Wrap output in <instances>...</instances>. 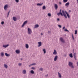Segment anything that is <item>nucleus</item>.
I'll use <instances>...</instances> for the list:
<instances>
[{"label":"nucleus","instance_id":"43","mask_svg":"<svg viewBox=\"0 0 78 78\" xmlns=\"http://www.w3.org/2000/svg\"><path fill=\"white\" fill-rule=\"evenodd\" d=\"M65 29V27H64L63 28V30H64Z\"/></svg>","mask_w":78,"mask_h":78},{"label":"nucleus","instance_id":"39","mask_svg":"<svg viewBox=\"0 0 78 78\" xmlns=\"http://www.w3.org/2000/svg\"><path fill=\"white\" fill-rule=\"evenodd\" d=\"M1 24H2V25H3V24H4V22L3 21H2L1 22Z\"/></svg>","mask_w":78,"mask_h":78},{"label":"nucleus","instance_id":"11","mask_svg":"<svg viewBox=\"0 0 78 78\" xmlns=\"http://www.w3.org/2000/svg\"><path fill=\"white\" fill-rule=\"evenodd\" d=\"M57 59H58V56L56 55L54 58V61H57Z\"/></svg>","mask_w":78,"mask_h":78},{"label":"nucleus","instance_id":"21","mask_svg":"<svg viewBox=\"0 0 78 78\" xmlns=\"http://www.w3.org/2000/svg\"><path fill=\"white\" fill-rule=\"evenodd\" d=\"M5 56H10V55L9 54H8V53H5Z\"/></svg>","mask_w":78,"mask_h":78},{"label":"nucleus","instance_id":"45","mask_svg":"<svg viewBox=\"0 0 78 78\" xmlns=\"http://www.w3.org/2000/svg\"><path fill=\"white\" fill-rule=\"evenodd\" d=\"M59 4H60V5H61V4H62V3H61V2H59Z\"/></svg>","mask_w":78,"mask_h":78},{"label":"nucleus","instance_id":"3","mask_svg":"<svg viewBox=\"0 0 78 78\" xmlns=\"http://www.w3.org/2000/svg\"><path fill=\"white\" fill-rule=\"evenodd\" d=\"M66 11L64 12V10H62V13H63V14L64 16L66 18V19H67V15H66Z\"/></svg>","mask_w":78,"mask_h":78},{"label":"nucleus","instance_id":"51","mask_svg":"<svg viewBox=\"0 0 78 78\" xmlns=\"http://www.w3.org/2000/svg\"><path fill=\"white\" fill-rule=\"evenodd\" d=\"M21 61H22V60H23V59L22 58H21Z\"/></svg>","mask_w":78,"mask_h":78},{"label":"nucleus","instance_id":"37","mask_svg":"<svg viewBox=\"0 0 78 78\" xmlns=\"http://www.w3.org/2000/svg\"><path fill=\"white\" fill-rule=\"evenodd\" d=\"M58 27H59V28H61V27H62L61 25H58Z\"/></svg>","mask_w":78,"mask_h":78},{"label":"nucleus","instance_id":"28","mask_svg":"<svg viewBox=\"0 0 78 78\" xmlns=\"http://www.w3.org/2000/svg\"><path fill=\"white\" fill-rule=\"evenodd\" d=\"M77 33H78V31H77V30H76L75 32V34H77Z\"/></svg>","mask_w":78,"mask_h":78},{"label":"nucleus","instance_id":"15","mask_svg":"<svg viewBox=\"0 0 78 78\" xmlns=\"http://www.w3.org/2000/svg\"><path fill=\"white\" fill-rule=\"evenodd\" d=\"M16 52L17 54H19V53H20V51L18 50H16Z\"/></svg>","mask_w":78,"mask_h":78},{"label":"nucleus","instance_id":"40","mask_svg":"<svg viewBox=\"0 0 78 78\" xmlns=\"http://www.w3.org/2000/svg\"><path fill=\"white\" fill-rule=\"evenodd\" d=\"M18 65L19 66H21V65H22V63H19Z\"/></svg>","mask_w":78,"mask_h":78},{"label":"nucleus","instance_id":"9","mask_svg":"<svg viewBox=\"0 0 78 78\" xmlns=\"http://www.w3.org/2000/svg\"><path fill=\"white\" fill-rule=\"evenodd\" d=\"M60 40L62 42H63V43H64V42H65L63 38H62L61 37L60 38Z\"/></svg>","mask_w":78,"mask_h":78},{"label":"nucleus","instance_id":"17","mask_svg":"<svg viewBox=\"0 0 78 78\" xmlns=\"http://www.w3.org/2000/svg\"><path fill=\"white\" fill-rule=\"evenodd\" d=\"M55 9H58V5H57V4H55Z\"/></svg>","mask_w":78,"mask_h":78},{"label":"nucleus","instance_id":"34","mask_svg":"<svg viewBox=\"0 0 78 78\" xmlns=\"http://www.w3.org/2000/svg\"><path fill=\"white\" fill-rule=\"evenodd\" d=\"M73 56L74 58H75L76 57V53H74L73 54Z\"/></svg>","mask_w":78,"mask_h":78},{"label":"nucleus","instance_id":"10","mask_svg":"<svg viewBox=\"0 0 78 78\" xmlns=\"http://www.w3.org/2000/svg\"><path fill=\"white\" fill-rule=\"evenodd\" d=\"M53 54L55 55H57V52L56 51V50L55 49L54 50V52H53Z\"/></svg>","mask_w":78,"mask_h":78},{"label":"nucleus","instance_id":"5","mask_svg":"<svg viewBox=\"0 0 78 78\" xmlns=\"http://www.w3.org/2000/svg\"><path fill=\"white\" fill-rule=\"evenodd\" d=\"M61 15L62 16H63V15L62 14V12H61V9H60V12H58V13H57V15L58 16H59Z\"/></svg>","mask_w":78,"mask_h":78},{"label":"nucleus","instance_id":"42","mask_svg":"<svg viewBox=\"0 0 78 78\" xmlns=\"http://www.w3.org/2000/svg\"><path fill=\"white\" fill-rule=\"evenodd\" d=\"M9 12H8V16H9Z\"/></svg>","mask_w":78,"mask_h":78},{"label":"nucleus","instance_id":"32","mask_svg":"<svg viewBox=\"0 0 78 78\" xmlns=\"http://www.w3.org/2000/svg\"><path fill=\"white\" fill-rule=\"evenodd\" d=\"M1 56H4V53H3V52H2L1 53Z\"/></svg>","mask_w":78,"mask_h":78},{"label":"nucleus","instance_id":"13","mask_svg":"<svg viewBox=\"0 0 78 78\" xmlns=\"http://www.w3.org/2000/svg\"><path fill=\"white\" fill-rule=\"evenodd\" d=\"M8 46H9V44H7L6 45H3V47L4 48H6V47H7Z\"/></svg>","mask_w":78,"mask_h":78},{"label":"nucleus","instance_id":"24","mask_svg":"<svg viewBox=\"0 0 78 78\" xmlns=\"http://www.w3.org/2000/svg\"><path fill=\"white\" fill-rule=\"evenodd\" d=\"M43 5V3H42L41 4H39V3H38L37 4V6H42Z\"/></svg>","mask_w":78,"mask_h":78},{"label":"nucleus","instance_id":"18","mask_svg":"<svg viewBox=\"0 0 78 78\" xmlns=\"http://www.w3.org/2000/svg\"><path fill=\"white\" fill-rule=\"evenodd\" d=\"M23 74H26L27 73V71L26 70H23Z\"/></svg>","mask_w":78,"mask_h":78},{"label":"nucleus","instance_id":"33","mask_svg":"<svg viewBox=\"0 0 78 78\" xmlns=\"http://www.w3.org/2000/svg\"><path fill=\"white\" fill-rule=\"evenodd\" d=\"M39 70L41 71H42V70H43V69H42V68H41L39 69Z\"/></svg>","mask_w":78,"mask_h":78},{"label":"nucleus","instance_id":"1","mask_svg":"<svg viewBox=\"0 0 78 78\" xmlns=\"http://www.w3.org/2000/svg\"><path fill=\"white\" fill-rule=\"evenodd\" d=\"M27 30L28 34H31V33H32V30L31 29H30V28H28Z\"/></svg>","mask_w":78,"mask_h":78},{"label":"nucleus","instance_id":"26","mask_svg":"<svg viewBox=\"0 0 78 78\" xmlns=\"http://www.w3.org/2000/svg\"><path fill=\"white\" fill-rule=\"evenodd\" d=\"M69 56L70 58H73V55L72 53H71L69 55Z\"/></svg>","mask_w":78,"mask_h":78},{"label":"nucleus","instance_id":"27","mask_svg":"<svg viewBox=\"0 0 78 78\" xmlns=\"http://www.w3.org/2000/svg\"><path fill=\"white\" fill-rule=\"evenodd\" d=\"M43 51H44V54H45L46 53V50H45V49H43Z\"/></svg>","mask_w":78,"mask_h":78},{"label":"nucleus","instance_id":"23","mask_svg":"<svg viewBox=\"0 0 78 78\" xmlns=\"http://www.w3.org/2000/svg\"><path fill=\"white\" fill-rule=\"evenodd\" d=\"M30 73H32V74H34V72L33 70H31L30 71Z\"/></svg>","mask_w":78,"mask_h":78},{"label":"nucleus","instance_id":"7","mask_svg":"<svg viewBox=\"0 0 78 78\" xmlns=\"http://www.w3.org/2000/svg\"><path fill=\"white\" fill-rule=\"evenodd\" d=\"M38 47H41V45H42V42H38Z\"/></svg>","mask_w":78,"mask_h":78},{"label":"nucleus","instance_id":"6","mask_svg":"<svg viewBox=\"0 0 78 78\" xmlns=\"http://www.w3.org/2000/svg\"><path fill=\"white\" fill-rule=\"evenodd\" d=\"M27 22H28V21H26L24 22L23 23V24L22 25V27H24V25H25L26 24H27Z\"/></svg>","mask_w":78,"mask_h":78},{"label":"nucleus","instance_id":"48","mask_svg":"<svg viewBox=\"0 0 78 78\" xmlns=\"http://www.w3.org/2000/svg\"><path fill=\"white\" fill-rule=\"evenodd\" d=\"M41 36H42V35H43V34H42V33H41Z\"/></svg>","mask_w":78,"mask_h":78},{"label":"nucleus","instance_id":"2","mask_svg":"<svg viewBox=\"0 0 78 78\" xmlns=\"http://www.w3.org/2000/svg\"><path fill=\"white\" fill-rule=\"evenodd\" d=\"M69 67H71V68H73V69L74 68V67L73 66V63H72V62H69Z\"/></svg>","mask_w":78,"mask_h":78},{"label":"nucleus","instance_id":"49","mask_svg":"<svg viewBox=\"0 0 78 78\" xmlns=\"http://www.w3.org/2000/svg\"><path fill=\"white\" fill-rule=\"evenodd\" d=\"M48 76V75L47 74L46 77H47V76Z\"/></svg>","mask_w":78,"mask_h":78},{"label":"nucleus","instance_id":"31","mask_svg":"<svg viewBox=\"0 0 78 78\" xmlns=\"http://www.w3.org/2000/svg\"><path fill=\"white\" fill-rule=\"evenodd\" d=\"M46 9V7H45V6H44L43 7V9Z\"/></svg>","mask_w":78,"mask_h":78},{"label":"nucleus","instance_id":"41","mask_svg":"<svg viewBox=\"0 0 78 78\" xmlns=\"http://www.w3.org/2000/svg\"><path fill=\"white\" fill-rule=\"evenodd\" d=\"M31 69H33V70H34L35 69V68H34V67H32V68H31Z\"/></svg>","mask_w":78,"mask_h":78},{"label":"nucleus","instance_id":"36","mask_svg":"<svg viewBox=\"0 0 78 78\" xmlns=\"http://www.w3.org/2000/svg\"><path fill=\"white\" fill-rule=\"evenodd\" d=\"M15 1L16 3H18L19 2V0H15Z\"/></svg>","mask_w":78,"mask_h":78},{"label":"nucleus","instance_id":"46","mask_svg":"<svg viewBox=\"0 0 78 78\" xmlns=\"http://www.w3.org/2000/svg\"><path fill=\"white\" fill-rule=\"evenodd\" d=\"M71 12V10H69V12Z\"/></svg>","mask_w":78,"mask_h":78},{"label":"nucleus","instance_id":"4","mask_svg":"<svg viewBox=\"0 0 78 78\" xmlns=\"http://www.w3.org/2000/svg\"><path fill=\"white\" fill-rule=\"evenodd\" d=\"M8 4H6L5 5L4 7V9H5V11H6L7 10V8H8Z\"/></svg>","mask_w":78,"mask_h":78},{"label":"nucleus","instance_id":"19","mask_svg":"<svg viewBox=\"0 0 78 78\" xmlns=\"http://www.w3.org/2000/svg\"><path fill=\"white\" fill-rule=\"evenodd\" d=\"M39 27V25L38 24H35V28H38Z\"/></svg>","mask_w":78,"mask_h":78},{"label":"nucleus","instance_id":"50","mask_svg":"<svg viewBox=\"0 0 78 78\" xmlns=\"http://www.w3.org/2000/svg\"><path fill=\"white\" fill-rule=\"evenodd\" d=\"M77 66H78V62H77Z\"/></svg>","mask_w":78,"mask_h":78},{"label":"nucleus","instance_id":"16","mask_svg":"<svg viewBox=\"0 0 78 78\" xmlns=\"http://www.w3.org/2000/svg\"><path fill=\"white\" fill-rule=\"evenodd\" d=\"M25 47L26 48H29V45L28 44H26L25 45Z\"/></svg>","mask_w":78,"mask_h":78},{"label":"nucleus","instance_id":"25","mask_svg":"<svg viewBox=\"0 0 78 78\" xmlns=\"http://www.w3.org/2000/svg\"><path fill=\"white\" fill-rule=\"evenodd\" d=\"M4 67L6 69H8V65L6 64H4Z\"/></svg>","mask_w":78,"mask_h":78},{"label":"nucleus","instance_id":"20","mask_svg":"<svg viewBox=\"0 0 78 78\" xmlns=\"http://www.w3.org/2000/svg\"><path fill=\"white\" fill-rule=\"evenodd\" d=\"M69 4H70V3H69V2L65 4L66 6H69Z\"/></svg>","mask_w":78,"mask_h":78},{"label":"nucleus","instance_id":"22","mask_svg":"<svg viewBox=\"0 0 78 78\" xmlns=\"http://www.w3.org/2000/svg\"><path fill=\"white\" fill-rule=\"evenodd\" d=\"M34 65H36V63H33L31 64L29 66V67H30V66H34Z\"/></svg>","mask_w":78,"mask_h":78},{"label":"nucleus","instance_id":"29","mask_svg":"<svg viewBox=\"0 0 78 78\" xmlns=\"http://www.w3.org/2000/svg\"><path fill=\"white\" fill-rule=\"evenodd\" d=\"M48 16H49V17H51V13H48Z\"/></svg>","mask_w":78,"mask_h":78},{"label":"nucleus","instance_id":"44","mask_svg":"<svg viewBox=\"0 0 78 78\" xmlns=\"http://www.w3.org/2000/svg\"><path fill=\"white\" fill-rule=\"evenodd\" d=\"M57 20H58V21H59V18H58L57 19Z\"/></svg>","mask_w":78,"mask_h":78},{"label":"nucleus","instance_id":"38","mask_svg":"<svg viewBox=\"0 0 78 78\" xmlns=\"http://www.w3.org/2000/svg\"><path fill=\"white\" fill-rule=\"evenodd\" d=\"M72 36L73 40H74V37H73V34H72Z\"/></svg>","mask_w":78,"mask_h":78},{"label":"nucleus","instance_id":"8","mask_svg":"<svg viewBox=\"0 0 78 78\" xmlns=\"http://www.w3.org/2000/svg\"><path fill=\"white\" fill-rule=\"evenodd\" d=\"M58 77H59L60 78H61L62 77V76H61V73H59V72H58Z\"/></svg>","mask_w":78,"mask_h":78},{"label":"nucleus","instance_id":"47","mask_svg":"<svg viewBox=\"0 0 78 78\" xmlns=\"http://www.w3.org/2000/svg\"><path fill=\"white\" fill-rule=\"evenodd\" d=\"M76 57H74V58H75V60H76Z\"/></svg>","mask_w":78,"mask_h":78},{"label":"nucleus","instance_id":"35","mask_svg":"<svg viewBox=\"0 0 78 78\" xmlns=\"http://www.w3.org/2000/svg\"><path fill=\"white\" fill-rule=\"evenodd\" d=\"M64 31H68V32H69V31L67 29H65V30H64Z\"/></svg>","mask_w":78,"mask_h":78},{"label":"nucleus","instance_id":"12","mask_svg":"<svg viewBox=\"0 0 78 78\" xmlns=\"http://www.w3.org/2000/svg\"><path fill=\"white\" fill-rule=\"evenodd\" d=\"M65 12L66 14H67V17L68 18H70V15H69V14L67 13V12L66 11H65Z\"/></svg>","mask_w":78,"mask_h":78},{"label":"nucleus","instance_id":"30","mask_svg":"<svg viewBox=\"0 0 78 78\" xmlns=\"http://www.w3.org/2000/svg\"><path fill=\"white\" fill-rule=\"evenodd\" d=\"M63 1L64 3H66V2H67L68 0H63Z\"/></svg>","mask_w":78,"mask_h":78},{"label":"nucleus","instance_id":"14","mask_svg":"<svg viewBox=\"0 0 78 78\" xmlns=\"http://www.w3.org/2000/svg\"><path fill=\"white\" fill-rule=\"evenodd\" d=\"M13 20H14V21L16 22V21L17 20V18H16V17H13Z\"/></svg>","mask_w":78,"mask_h":78}]
</instances>
